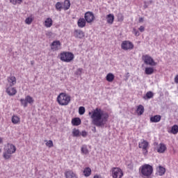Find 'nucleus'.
Masks as SVG:
<instances>
[{
	"label": "nucleus",
	"instance_id": "473e14b6",
	"mask_svg": "<svg viewBox=\"0 0 178 178\" xmlns=\"http://www.w3.org/2000/svg\"><path fill=\"white\" fill-rule=\"evenodd\" d=\"M171 133L172 134H177V133H178V126L177 125L175 124L174 126L172 127Z\"/></svg>",
	"mask_w": 178,
	"mask_h": 178
},
{
	"label": "nucleus",
	"instance_id": "4468645a",
	"mask_svg": "<svg viewBox=\"0 0 178 178\" xmlns=\"http://www.w3.org/2000/svg\"><path fill=\"white\" fill-rule=\"evenodd\" d=\"M7 81H8V86H11L13 87V86H15L17 83L16 81V77L15 76H12L10 75V76H8L7 78Z\"/></svg>",
	"mask_w": 178,
	"mask_h": 178
},
{
	"label": "nucleus",
	"instance_id": "dca6fc26",
	"mask_svg": "<svg viewBox=\"0 0 178 178\" xmlns=\"http://www.w3.org/2000/svg\"><path fill=\"white\" fill-rule=\"evenodd\" d=\"M65 176L66 178H79V177H77V175L76 174V172H74L72 170L66 171L65 172Z\"/></svg>",
	"mask_w": 178,
	"mask_h": 178
},
{
	"label": "nucleus",
	"instance_id": "6e6552de",
	"mask_svg": "<svg viewBox=\"0 0 178 178\" xmlns=\"http://www.w3.org/2000/svg\"><path fill=\"white\" fill-rule=\"evenodd\" d=\"M121 48L124 51H130L134 48V44L129 40H124L121 44Z\"/></svg>",
	"mask_w": 178,
	"mask_h": 178
},
{
	"label": "nucleus",
	"instance_id": "a878e982",
	"mask_svg": "<svg viewBox=\"0 0 178 178\" xmlns=\"http://www.w3.org/2000/svg\"><path fill=\"white\" fill-rule=\"evenodd\" d=\"M136 113H138V115L141 116V115H143V113H144V106H143L141 104L138 106L137 109H136Z\"/></svg>",
	"mask_w": 178,
	"mask_h": 178
},
{
	"label": "nucleus",
	"instance_id": "aec40b11",
	"mask_svg": "<svg viewBox=\"0 0 178 178\" xmlns=\"http://www.w3.org/2000/svg\"><path fill=\"white\" fill-rule=\"evenodd\" d=\"M54 23V21H52V18H47L46 20L44 21V26L47 27V29H49V27L52 26V24Z\"/></svg>",
	"mask_w": 178,
	"mask_h": 178
},
{
	"label": "nucleus",
	"instance_id": "f8f14e48",
	"mask_svg": "<svg viewBox=\"0 0 178 178\" xmlns=\"http://www.w3.org/2000/svg\"><path fill=\"white\" fill-rule=\"evenodd\" d=\"M84 17L87 23H92V22H94V19H95L94 13L90 11H88L85 13Z\"/></svg>",
	"mask_w": 178,
	"mask_h": 178
},
{
	"label": "nucleus",
	"instance_id": "f03ea898",
	"mask_svg": "<svg viewBox=\"0 0 178 178\" xmlns=\"http://www.w3.org/2000/svg\"><path fill=\"white\" fill-rule=\"evenodd\" d=\"M15 152H16V146L12 143H7L3 147V158L6 160L10 159Z\"/></svg>",
	"mask_w": 178,
	"mask_h": 178
},
{
	"label": "nucleus",
	"instance_id": "f704fd0d",
	"mask_svg": "<svg viewBox=\"0 0 178 178\" xmlns=\"http://www.w3.org/2000/svg\"><path fill=\"white\" fill-rule=\"evenodd\" d=\"M10 2L13 5H20L23 2V0H10Z\"/></svg>",
	"mask_w": 178,
	"mask_h": 178
},
{
	"label": "nucleus",
	"instance_id": "5701e85b",
	"mask_svg": "<svg viewBox=\"0 0 178 178\" xmlns=\"http://www.w3.org/2000/svg\"><path fill=\"white\" fill-rule=\"evenodd\" d=\"M63 8L64 10H69L70 9V0H65Z\"/></svg>",
	"mask_w": 178,
	"mask_h": 178
},
{
	"label": "nucleus",
	"instance_id": "cd10ccee",
	"mask_svg": "<svg viewBox=\"0 0 178 178\" xmlns=\"http://www.w3.org/2000/svg\"><path fill=\"white\" fill-rule=\"evenodd\" d=\"M83 175L86 177H88L89 176H91V168H86L83 170Z\"/></svg>",
	"mask_w": 178,
	"mask_h": 178
},
{
	"label": "nucleus",
	"instance_id": "09e8293b",
	"mask_svg": "<svg viewBox=\"0 0 178 178\" xmlns=\"http://www.w3.org/2000/svg\"><path fill=\"white\" fill-rule=\"evenodd\" d=\"M92 131H93V133H95V131H97V128L95 127H94L93 129H92Z\"/></svg>",
	"mask_w": 178,
	"mask_h": 178
},
{
	"label": "nucleus",
	"instance_id": "393cba45",
	"mask_svg": "<svg viewBox=\"0 0 178 178\" xmlns=\"http://www.w3.org/2000/svg\"><path fill=\"white\" fill-rule=\"evenodd\" d=\"M86 19L84 18H80L78 20V26L79 27H81V29H83V27H86Z\"/></svg>",
	"mask_w": 178,
	"mask_h": 178
},
{
	"label": "nucleus",
	"instance_id": "bb28decb",
	"mask_svg": "<svg viewBox=\"0 0 178 178\" xmlns=\"http://www.w3.org/2000/svg\"><path fill=\"white\" fill-rule=\"evenodd\" d=\"M12 122L13 124H18V123H20V118H19L17 115H13Z\"/></svg>",
	"mask_w": 178,
	"mask_h": 178
},
{
	"label": "nucleus",
	"instance_id": "39448f33",
	"mask_svg": "<svg viewBox=\"0 0 178 178\" xmlns=\"http://www.w3.org/2000/svg\"><path fill=\"white\" fill-rule=\"evenodd\" d=\"M60 59L62 62L69 63L74 59V54L69 51H63L60 54Z\"/></svg>",
	"mask_w": 178,
	"mask_h": 178
},
{
	"label": "nucleus",
	"instance_id": "c85d7f7f",
	"mask_svg": "<svg viewBox=\"0 0 178 178\" xmlns=\"http://www.w3.org/2000/svg\"><path fill=\"white\" fill-rule=\"evenodd\" d=\"M165 172H166V170L165 169V168L161 165L159 166V170H158L159 176H163Z\"/></svg>",
	"mask_w": 178,
	"mask_h": 178
},
{
	"label": "nucleus",
	"instance_id": "2eb2a0df",
	"mask_svg": "<svg viewBox=\"0 0 178 178\" xmlns=\"http://www.w3.org/2000/svg\"><path fill=\"white\" fill-rule=\"evenodd\" d=\"M74 37H75V38L81 39L84 37V32L80 29H75L74 31Z\"/></svg>",
	"mask_w": 178,
	"mask_h": 178
},
{
	"label": "nucleus",
	"instance_id": "c03bdc74",
	"mask_svg": "<svg viewBox=\"0 0 178 178\" xmlns=\"http://www.w3.org/2000/svg\"><path fill=\"white\" fill-rule=\"evenodd\" d=\"M175 83H176V84H178V74L176 75L175 77Z\"/></svg>",
	"mask_w": 178,
	"mask_h": 178
},
{
	"label": "nucleus",
	"instance_id": "72a5a7b5",
	"mask_svg": "<svg viewBox=\"0 0 178 178\" xmlns=\"http://www.w3.org/2000/svg\"><path fill=\"white\" fill-rule=\"evenodd\" d=\"M72 136L73 137H79L80 136V131L77 129H74L72 130Z\"/></svg>",
	"mask_w": 178,
	"mask_h": 178
},
{
	"label": "nucleus",
	"instance_id": "1a4fd4ad",
	"mask_svg": "<svg viewBox=\"0 0 178 178\" xmlns=\"http://www.w3.org/2000/svg\"><path fill=\"white\" fill-rule=\"evenodd\" d=\"M111 172L113 178L123 177V171L119 168H113Z\"/></svg>",
	"mask_w": 178,
	"mask_h": 178
},
{
	"label": "nucleus",
	"instance_id": "ea45409f",
	"mask_svg": "<svg viewBox=\"0 0 178 178\" xmlns=\"http://www.w3.org/2000/svg\"><path fill=\"white\" fill-rule=\"evenodd\" d=\"M25 23L26 24H31V23H33V18L31 17H27L25 19Z\"/></svg>",
	"mask_w": 178,
	"mask_h": 178
},
{
	"label": "nucleus",
	"instance_id": "9b49d317",
	"mask_svg": "<svg viewBox=\"0 0 178 178\" xmlns=\"http://www.w3.org/2000/svg\"><path fill=\"white\" fill-rule=\"evenodd\" d=\"M6 92H7L8 95H10V97H13V95H16V94L17 93V90H16V88L9 86V85H6Z\"/></svg>",
	"mask_w": 178,
	"mask_h": 178
},
{
	"label": "nucleus",
	"instance_id": "c756f323",
	"mask_svg": "<svg viewBox=\"0 0 178 178\" xmlns=\"http://www.w3.org/2000/svg\"><path fill=\"white\" fill-rule=\"evenodd\" d=\"M154 97V93L151 91H149L146 93V95L143 97V99H151Z\"/></svg>",
	"mask_w": 178,
	"mask_h": 178
},
{
	"label": "nucleus",
	"instance_id": "a19ab883",
	"mask_svg": "<svg viewBox=\"0 0 178 178\" xmlns=\"http://www.w3.org/2000/svg\"><path fill=\"white\" fill-rule=\"evenodd\" d=\"M133 33L136 37H138L140 35V32L136 28H134Z\"/></svg>",
	"mask_w": 178,
	"mask_h": 178
},
{
	"label": "nucleus",
	"instance_id": "9d476101",
	"mask_svg": "<svg viewBox=\"0 0 178 178\" xmlns=\"http://www.w3.org/2000/svg\"><path fill=\"white\" fill-rule=\"evenodd\" d=\"M149 145V143H148L147 140H144L138 144V147L139 148H142L144 155H147V154H148Z\"/></svg>",
	"mask_w": 178,
	"mask_h": 178
},
{
	"label": "nucleus",
	"instance_id": "a18cd8bd",
	"mask_svg": "<svg viewBox=\"0 0 178 178\" xmlns=\"http://www.w3.org/2000/svg\"><path fill=\"white\" fill-rule=\"evenodd\" d=\"M144 9H147L148 8V5H147V2L145 1V4L143 6Z\"/></svg>",
	"mask_w": 178,
	"mask_h": 178
},
{
	"label": "nucleus",
	"instance_id": "e433bc0d",
	"mask_svg": "<svg viewBox=\"0 0 178 178\" xmlns=\"http://www.w3.org/2000/svg\"><path fill=\"white\" fill-rule=\"evenodd\" d=\"M118 20L119 22H123V20H124V17L123 16V14L122 13L118 14Z\"/></svg>",
	"mask_w": 178,
	"mask_h": 178
},
{
	"label": "nucleus",
	"instance_id": "f257e3e1",
	"mask_svg": "<svg viewBox=\"0 0 178 178\" xmlns=\"http://www.w3.org/2000/svg\"><path fill=\"white\" fill-rule=\"evenodd\" d=\"M88 115L92 119V124L97 127H104L109 119V115L99 108H96L92 113L89 112Z\"/></svg>",
	"mask_w": 178,
	"mask_h": 178
},
{
	"label": "nucleus",
	"instance_id": "0eeeda50",
	"mask_svg": "<svg viewBox=\"0 0 178 178\" xmlns=\"http://www.w3.org/2000/svg\"><path fill=\"white\" fill-rule=\"evenodd\" d=\"M142 59L145 65H149V66H156V63H155L154 58L149 55L143 56Z\"/></svg>",
	"mask_w": 178,
	"mask_h": 178
},
{
	"label": "nucleus",
	"instance_id": "a211bd4d",
	"mask_svg": "<svg viewBox=\"0 0 178 178\" xmlns=\"http://www.w3.org/2000/svg\"><path fill=\"white\" fill-rule=\"evenodd\" d=\"M161 119H162V117L159 115H154L150 118V122L151 123H158L161 122Z\"/></svg>",
	"mask_w": 178,
	"mask_h": 178
},
{
	"label": "nucleus",
	"instance_id": "4c0bfd02",
	"mask_svg": "<svg viewBox=\"0 0 178 178\" xmlns=\"http://www.w3.org/2000/svg\"><path fill=\"white\" fill-rule=\"evenodd\" d=\"M46 145L49 148H52V147H54V142L52 140H49V141H47Z\"/></svg>",
	"mask_w": 178,
	"mask_h": 178
},
{
	"label": "nucleus",
	"instance_id": "20e7f679",
	"mask_svg": "<svg viewBox=\"0 0 178 178\" xmlns=\"http://www.w3.org/2000/svg\"><path fill=\"white\" fill-rule=\"evenodd\" d=\"M70 96L65 92H61L57 97V102L61 106H66L70 104Z\"/></svg>",
	"mask_w": 178,
	"mask_h": 178
},
{
	"label": "nucleus",
	"instance_id": "49530a36",
	"mask_svg": "<svg viewBox=\"0 0 178 178\" xmlns=\"http://www.w3.org/2000/svg\"><path fill=\"white\" fill-rule=\"evenodd\" d=\"M143 22H144V18L140 17L139 18V23H143Z\"/></svg>",
	"mask_w": 178,
	"mask_h": 178
},
{
	"label": "nucleus",
	"instance_id": "79ce46f5",
	"mask_svg": "<svg viewBox=\"0 0 178 178\" xmlns=\"http://www.w3.org/2000/svg\"><path fill=\"white\" fill-rule=\"evenodd\" d=\"M138 30L140 31V33H144V31H145V27H144V26H140Z\"/></svg>",
	"mask_w": 178,
	"mask_h": 178
},
{
	"label": "nucleus",
	"instance_id": "37998d69",
	"mask_svg": "<svg viewBox=\"0 0 178 178\" xmlns=\"http://www.w3.org/2000/svg\"><path fill=\"white\" fill-rule=\"evenodd\" d=\"M79 135L82 136V137L86 138V137H87V131H82V132L80 133Z\"/></svg>",
	"mask_w": 178,
	"mask_h": 178
},
{
	"label": "nucleus",
	"instance_id": "6ab92c4d",
	"mask_svg": "<svg viewBox=\"0 0 178 178\" xmlns=\"http://www.w3.org/2000/svg\"><path fill=\"white\" fill-rule=\"evenodd\" d=\"M72 126H80L81 124V120L80 118H74L72 120Z\"/></svg>",
	"mask_w": 178,
	"mask_h": 178
},
{
	"label": "nucleus",
	"instance_id": "b1692460",
	"mask_svg": "<svg viewBox=\"0 0 178 178\" xmlns=\"http://www.w3.org/2000/svg\"><path fill=\"white\" fill-rule=\"evenodd\" d=\"M106 80L108 81V83H112V81L115 80V75L112 73H108L106 76Z\"/></svg>",
	"mask_w": 178,
	"mask_h": 178
},
{
	"label": "nucleus",
	"instance_id": "c9c22d12",
	"mask_svg": "<svg viewBox=\"0 0 178 178\" xmlns=\"http://www.w3.org/2000/svg\"><path fill=\"white\" fill-rule=\"evenodd\" d=\"M79 113L80 115H84V113H86V108H84V106H80L79 108Z\"/></svg>",
	"mask_w": 178,
	"mask_h": 178
},
{
	"label": "nucleus",
	"instance_id": "de8ad7c7",
	"mask_svg": "<svg viewBox=\"0 0 178 178\" xmlns=\"http://www.w3.org/2000/svg\"><path fill=\"white\" fill-rule=\"evenodd\" d=\"M3 138L0 137V144H3Z\"/></svg>",
	"mask_w": 178,
	"mask_h": 178
},
{
	"label": "nucleus",
	"instance_id": "7ed1b4c3",
	"mask_svg": "<svg viewBox=\"0 0 178 178\" xmlns=\"http://www.w3.org/2000/svg\"><path fill=\"white\" fill-rule=\"evenodd\" d=\"M139 170L144 178H151L152 173H154V168L149 164H144L140 167Z\"/></svg>",
	"mask_w": 178,
	"mask_h": 178
},
{
	"label": "nucleus",
	"instance_id": "f3484780",
	"mask_svg": "<svg viewBox=\"0 0 178 178\" xmlns=\"http://www.w3.org/2000/svg\"><path fill=\"white\" fill-rule=\"evenodd\" d=\"M106 19L108 24H113V22H115V15H113V14H108L106 17Z\"/></svg>",
	"mask_w": 178,
	"mask_h": 178
},
{
	"label": "nucleus",
	"instance_id": "8fccbe9b",
	"mask_svg": "<svg viewBox=\"0 0 178 178\" xmlns=\"http://www.w3.org/2000/svg\"><path fill=\"white\" fill-rule=\"evenodd\" d=\"M31 65H32V66H33V65H34V60L31 61Z\"/></svg>",
	"mask_w": 178,
	"mask_h": 178
},
{
	"label": "nucleus",
	"instance_id": "7c9ffc66",
	"mask_svg": "<svg viewBox=\"0 0 178 178\" xmlns=\"http://www.w3.org/2000/svg\"><path fill=\"white\" fill-rule=\"evenodd\" d=\"M145 74H148V75H150V74H154V68L153 67H146L145 69Z\"/></svg>",
	"mask_w": 178,
	"mask_h": 178
},
{
	"label": "nucleus",
	"instance_id": "58836bf2",
	"mask_svg": "<svg viewBox=\"0 0 178 178\" xmlns=\"http://www.w3.org/2000/svg\"><path fill=\"white\" fill-rule=\"evenodd\" d=\"M82 73H83V68H78L75 72V74L76 76H81Z\"/></svg>",
	"mask_w": 178,
	"mask_h": 178
},
{
	"label": "nucleus",
	"instance_id": "2f4dec72",
	"mask_svg": "<svg viewBox=\"0 0 178 178\" xmlns=\"http://www.w3.org/2000/svg\"><path fill=\"white\" fill-rule=\"evenodd\" d=\"M55 8L56 10L60 12V10H62V8H63V4L58 1L56 3Z\"/></svg>",
	"mask_w": 178,
	"mask_h": 178
},
{
	"label": "nucleus",
	"instance_id": "423d86ee",
	"mask_svg": "<svg viewBox=\"0 0 178 178\" xmlns=\"http://www.w3.org/2000/svg\"><path fill=\"white\" fill-rule=\"evenodd\" d=\"M20 103L24 108H27L29 104H30V105L34 104V99H33L31 96L27 95L25 97V99H20Z\"/></svg>",
	"mask_w": 178,
	"mask_h": 178
},
{
	"label": "nucleus",
	"instance_id": "412c9836",
	"mask_svg": "<svg viewBox=\"0 0 178 178\" xmlns=\"http://www.w3.org/2000/svg\"><path fill=\"white\" fill-rule=\"evenodd\" d=\"M165 151H166V145L163 143H160L157 149V152H159V154H163Z\"/></svg>",
	"mask_w": 178,
	"mask_h": 178
},
{
	"label": "nucleus",
	"instance_id": "4be33fe9",
	"mask_svg": "<svg viewBox=\"0 0 178 178\" xmlns=\"http://www.w3.org/2000/svg\"><path fill=\"white\" fill-rule=\"evenodd\" d=\"M81 152L83 154V155H88L90 154V152L88 151V149L87 148V145H83L81 147Z\"/></svg>",
	"mask_w": 178,
	"mask_h": 178
},
{
	"label": "nucleus",
	"instance_id": "ddd939ff",
	"mask_svg": "<svg viewBox=\"0 0 178 178\" xmlns=\"http://www.w3.org/2000/svg\"><path fill=\"white\" fill-rule=\"evenodd\" d=\"M60 41L55 40L51 44V49L52 51H58V49H60Z\"/></svg>",
	"mask_w": 178,
	"mask_h": 178
}]
</instances>
